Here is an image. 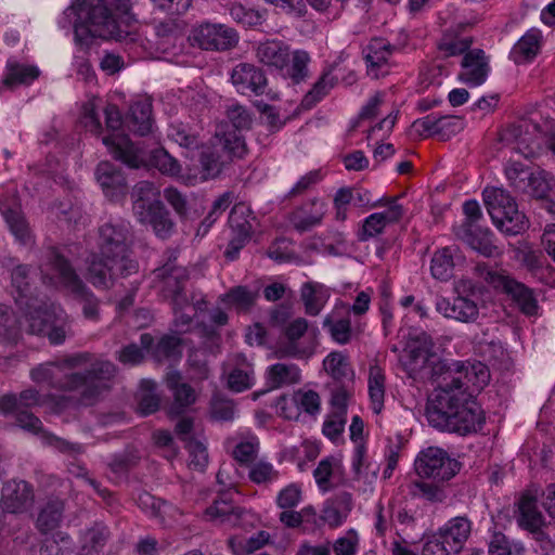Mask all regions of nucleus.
<instances>
[{"mask_svg":"<svg viewBox=\"0 0 555 555\" xmlns=\"http://www.w3.org/2000/svg\"><path fill=\"white\" fill-rule=\"evenodd\" d=\"M489 372L482 363L466 365L451 363L441 374L436 393L426 405V418L430 426L447 433L466 436L476 433L485 422L481 406L468 391V383L483 388L489 382Z\"/></svg>","mask_w":555,"mask_h":555,"instance_id":"nucleus-1","label":"nucleus"},{"mask_svg":"<svg viewBox=\"0 0 555 555\" xmlns=\"http://www.w3.org/2000/svg\"><path fill=\"white\" fill-rule=\"evenodd\" d=\"M115 373L116 367L112 362L89 352H79L40 363L30 370L29 375L36 384L76 392L79 404L91 406L108 391Z\"/></svg>","mask_w":555,"mask_h":555,"instance_id":"nucleus-2","label":"nucleus"},{"mask_svg":"<svg viewBox=\"0 0 555 555\" xmlns=\"http://www.w3.org/2000/svg\"><path fill=\"white\" fill-rule=\"evenodd\" d=\"M75 15L74 35L80 44H89L92 38L116 41H134L135 18L117 10L116 1L112 0L111 7L107 0H74L65 11Z\"/></svg>","mask_w":555,"mask_h":555,"instance_id":"nucleus-3","label":"nucleus"},{"mask_svg":"<svg viewBox=\"0 0 555 555\" xmlns=\"http://www.w3.org/2000/svg\"><path fill=\"white\" fill-rule=\"evenodd\" d=\"M131 225L122 219H109L98 229L96 245L100 256L112 261V266L126 272H138L139 264L132 258Z\"/></svg>","mask_w":555,"mask_h":555,"instance_id":"nucleus-4","label":"nucleus"},{"mask_svg":"<svg viewBox=\"0 0 555 555\" xmlns=\"http://www.w3.org/2000/svg\"><path fill=\"white\" fill-rule=\"evenodd\" d=\"M247 153L244 138L235 130H217L199 154L201 173L205 180L218 178L236 158Z\"/></svg>","mask_w":555,"mask_h":555,"instance_id":"nucleus-5","label":"nucleus"},{"mask_svg":"<svg viewBox=\"0 0 555 555\" xmlns=\"http://www.w3.org/2000/svg\"><path fill=\"white\" fill-rule=\"evenodd\" d=\"M46 259L61 286L81 305L83 317L90 321H98L100 318V300L87 287L63 251L51 246L47 250Z\"/></svg>","mask_w":555,"mask_h":555,"instance_id":"nucleus-6","label":"nucleus"},{"mask_svg":"<svg viewBox=\"0 0 555 555\" xmlns=\"http://www.w3.org/2000/svg\"><path fill=\"white\" fill-rule=\"evenodd\" d=\"M551 106L550 100L540 105V115L544 120L540 126L535 120L521 118L509 125L501 134L502 142L525 158H532L541 151V134L550 131L553 117L544 111Z\"/></svg>","mask_w":555,"mask_h":555,"instance_id":"nucleus-7","label":"nucleus"},{"mask_svg":"<svg viewBox=\"0 0 555 555\" xmlns=\"http://www.w3.org/2000/svg\"><path fill=\"white\" fill-rule=\"evenodd\" d=\"M482 198L494 225L502 233L514 236L528 228L525 214L506 190L488 186L482 191Z\"/></svg>","mask_w":555,"mask_h":555,"instance_id":"nucleus-8","label":"nucleus"},{"mask_svg":"<svg viewBox=\"0 0 555 555\" xmlns=\"http://www.w3.org/2000/svg\"><path fill=\"white\" fill-rule=\"evenodd\" d=\"M30 310L27 313L28 332L47 336L50 344L61 345L70 332V324L64 311L54 306L34 307L25 302Z\"/></svg>","mask_w":555,"mask_h":555,"instance_id":"nucleus-9","label":"nucleus"},{"mask_svg":"<svg viewBox=\"0 0 555 555\" xmlns=\"http://www.w3.org/2000/svg\"><path fill=\"white\" fill-rule=\"evenodd\" d=\"M475 274L495 289H500L508 295L518 306L520 311L532 317L538 313V301L532 291L525 284L512 279L511 276L489 268L486 263H477L474 267Z\"/></svg>","mask_w":555,"mask_h":555,"instance_id":"nucleus-10","label":"nucleus"},{"mask_svg":"<svg viewBox=\"0 0 555 555\" xmlns=\"http://www.w3.org/2000/svg\"><path fill=\"white\" fill-rule=\"evenodd\" d=\"M42 404V396L35 388H27L20 393H5L0 397V413L13 415L17 426L31 434L42 430V422L29 410Z\"/></svg>","mask_w":555,"mask_h":555,"instance_id":"nucleus-11","label":"nucleus"},{"mask_svg":"<svg viewBox=\"0 0 555 555\" xmlns=\"http://www.w3.org/2000/svg\"><path fill=\"white\" fill-rule=\"evenodd\" d=\"M474 283L467 279H461L455 284L457 296L450 300L447 297H437L435 301L436 311L444 318L452 319L463 323H474L479 318L478 304L463 295L474 289Z\"/></svg>","mask_w":555,"mask_h":555,"instance_id":"nucleus-12","label":"nucleus"},{"mask_svg":"<svg viewBox=\"0 0 555 555\" xmlns=\"http://www.w3.org/2000/svg\"><path fill=\"white\" fill-rule=\"evenodd\" d=\"M189 39L202 50L228 51L237 46L238 34L225 24L204 22L193 27Z\"/></svg>","mask_w":555,"mask_h":555,"instance_id":"nucleus-13","label":"nucleus"},{"mask_svg":"<svg viewBox=\"0 0 555 555\" xmlns=\"http://www.w3.org/2000/svg\"><path fill=\"white\" fill-rule=\"evenodd\" d=\"M154 281L163 296L168 300H175L177 304L184 302V286L189 280L188 269L177 263V251H167L166 262L153 271Z\"/></svg>","mask_w":555,"mask_h":555,"instance_id":"nucleus-14","label":"nucleus"},{"mask_svg":"<svg viewBox=\"0 0 555 555\" xmlns=\"http://www.w3.org/2000/svg\"><path fill=\"white\" fill-rule=\"evenodd\" d=\"M315 349L314 338L308 335V321L297 318L284 328V338L276 346L275 356L282 358H308Z\"/></svg>","mask_w":555,"mask_h":555,"instance_id":"nucleus-15","label":"nucleus"},{"mask_svg":"<svg viewBox=\"0 0 555 555\" xmlns=\"http://www.w3.org/2000/svg\"><path fill=\"white\" fill-rule=\"evenodd\" d=\"M415 470L420 477L447 481L460 470V463L436 447L423 450L415 460Z\"/></svg>","mask_w":555,"mask_h":555,"instance_id":"nucleus-16","label":"nucleus"},{"mask_svg":"<svg viewBox=\"0 0 555 555\" xmlns=\"http://www.w3.org/2000/svg\"><path fill=\"white\" fill-rule=\"evenodd\" d=\"M231 82L236 91L241 94L248 92L255 95H268L270 99V90L268 88V79L263 70L250 63H240L233 67L231 72Z\"/></svg>","mask_w":555,"mask_h":555,"instance_id":"nucleus-17","label":"nucleus"},{"mask_svg":"<svg viewBox=\"0 0 555 555\" xmlns=\"http://www.w3.org/2000/svg\"><path fill=\"white\" fill-rule=\"evenodd\" d=\"M434 348L435 344L426 333H422L411 340L404 362L410 376L415 377L425 370L437 365L438 358Z\"/></svg>","mask_w":555,"mask_h":555,"instance_id":"nucleus-18","label":"nucleus"},{"mask_svg":"<svg viewBox=\"0 0 555 555\" xmlns=\"http://www.w3.org/2000/svg\"><path fill=\"white\" fill-rule=\"evenodd\" d=\"M103 144L112 156L131 169L145 167L146 154L142 147L133 143L128 135L111 134L102 138Z\"/></svg>","mask_w":555,"mask_h":555,"instance_id":"nucleus-19","label":"nucleus"},{"mask_svg":"<svg viewBox=\"0 0 555 555\" xmlns=\"http://www.w3.org/2000/svg\"><path fill=\"white\" fill-rule=\"evenodd\" d=\"M1 507L11 514L23 513L34 503V490L25 480L7 481L1 491Z\"/></svg>","mask_w":555,"mask_h":555,"instance_id":"nucleus-20","label":"nucleus"},{"mask_svg":"<svg viewBox=\"0 0 555 555\" xmlns=\"http://www.w3.org/2000/svg\"><path fill=\"white\" fill-rule=\"evenodd\" d=\"M397 47L383 38H374L363 50L367 75L377 79L389 73L390 56Z\"/></svg>","mask_w":555,"mask_h":555,"instance_id":"nucleus-21","label":"nucleus"},{"mask_svg":"<svg viewBox=\"0 0 555 555\" xmlns=\"http://www.w3.org/2000/svg\"><path fill=\"white\" fill-rule=\"evenodd\" d=\"M166 385L172 395V403L168 409L170 416H179L183 414L197 400L195 389L188 383L183 382L180 372L171 371L166 375Z\"/></svg>","mask_w":555,"mask_h":555,"instance_id":"nucleus-22","label":"nucleus"},{"mask_svg":"<svg viewBox=\"0 0 555 555\" xmlns=\"http://www.w3.org/2000/svg\"><path fill=\"white\" fill-rule=\"evenodd\" d=\"M95 179L109 199L124 197L128 192L126 177L121 169L108 160L100 162L95 168Z\"/></svg>","mask_w":555,"mask_h":555,"instance_id":"nucleus-23","label":"nucleus"},{"mask_svg":"<svg viewBox=\"0 0 555 555\" xmlns=\"http://www.w3.org/2000/svg\"><path fill=\"white\" fill-rule=\"evenodd\" d=\"M455 234L459 240L485 257H495L501 254V249L488 228L476 225L475 228L457 229Z\"/></svg>","mask_w":555,"mask_h":555,"instance_id":"nucleus-24","label":"nucleus"},{"mask_svg":"<svg viewBox=\"0 0 555 555\" xmlns=\"http://www.w3.org/2000/svg\"><path fill=\"white\" fill-rule=\"evenodd\" d=\"M472 532V521L466 516L449 519L437 530V534L449 545L448 550L460 553Z\"/></svg>","mask_w":555,"mask_h":555,"instance_id":"nucleus-25","label":"nucleus"},{"mask_svg":"<svg viewBox=\"0 0 555 555\" xmlns=\"http://www.w3.org/2000/svg\"><path fill=\"white\" fill-rule=\"evenodd\" d=\"M460 79L470 86L482 85L489 73L488 60L483 50L474 49L466 52L462 60Z\"/></svg>","mask_w":555,"mask_h":555,"instance_id":"nucleus-26","label":"nucleus"},{"mask_svg":"<svg viewBox=\"0 0 555 555\" xmlns=\"http://www.w3.org/2000/svg\"><path fill=\"white\" fill-rule=\"evenodd\" d=\"M109 259L93 255L88 263L87 278L93 286L98 288H108L111 282L116 276L126 278L134 272L122 271L119 266L114 268Z\"/></svg>","mask_w":555,"mask_h":555,"instance_id":"nucleus-27","label":"nucleus"},{"mask_svg":"<svg viewBox=\"0 0 555 555\" xmlns=\"http://www.w3.org/2000/svg\"><path fill=\"white\" fill-rule=\"evenodd\" d=\"M325 207L324 202L313 198L293 211L289 216V222L300 233L309 231L322 222Z\"/></svg>","mask_w":555,"mask_h":555,"instance_id":"nucleus-28","label":"nucleus"},{"mask_svg":"<svg viewBox=\"0 0 555 555\" xmlns=\"http://www.w3.org/2000/svg\"><path fill=\"white\" fill-rule=\"evenodd\" d=\"M539 489L531 488L527 490L518 501L517 525L521 529L534 528L538 525H546L545 517L539 511L537 502Z\"/></svg>","mask_w":555,"mask_h":555,"instance_id":"nucleus-29","label":"nucleus"},{"mask_svg":"<svg viewBox=\"0 0 555 555\" xmlns=\"http://www.w3.org/2000/svg\"><path fill=\"white\" fill-rule=\"evenodd\" d=\"M390 204L384 212H375L365 218L362 231L359 234L360 241H366L383 232L386 224L398 221L403 215V208L395 199L388 201Z\"/></svg>","mask_w":555,"mask_h":555,"instance_id":"nucleus-30","label":"nucleus"},{"mask_svg":"<svg viewBox=\"0 0 555 555\" xmlns=\"http://www.w3.org/2000/svg\"><path fill=\"white\" fill-rule=\"evenodd\" d=\"M256 56L261 64L281 70L285 68L286 61H289L291 49L282 40H266L258 44Z\"/></svg>","mask_w":555,"mask_h":555,"instance_id":"nucleus-31","label":"nucleus"},{"mask_svg":"<svg viewBox=\"0 0 555 555\" xmlns=\"http://www.w3.org/2000/svg\"><path fill=\"white\" fill-rule=\"evenodd\" d=\"M132 210L138 219L146 218V211H151L156 204H162L159 192L150 181L138 182L132 190Z\"/></svg>","mask_w":555,"mask_h":555,"instance_id":"nucleus-32","label":"nucleus"},{"mask_svg":"<svg viewBox=\"0 0 555 555\" xmlns=\"http://www.w3.org/2000/svg\"><path fill=\"white\" fill-rule=\"evenodd\" d=\"M128 128L139 135H146L152 131V103L150 100L133 102L126 117Z\"/></svg>","mask_w":555,"mask_h":555,"instance_id":"nucleus-33","label":"nucleus"},{"mask_svg":"<svg viewBox=\"0 0 555 555\" xmlns=\"http://www.w3.org/2000/svg\"><path fill=\"white\" fill-rule=\"evenodd\" d=\"M330 298V291L318 282H306L300 288V299L308 315H318Z\"/></svg>","mask_w":555,"mask_h":555,"instance_id":"nucleus-34","label":"nucleus"},{"mask_svg":"<svg viewBox=\"0 0 555 555\" xmlns=\"http://www.w3.org/2000/svg\"><path fill=\"white\" fill-rule=\"evenodd\" d=\"M541 31L538 29L528 30L513 47L511 59L516 64H525L531 62L541 49Z\"/></svg>","mask_w":555,"mask_h":555,"instance_id":"nucleus-35","label":"nucleus"},{"mask_svg":"<svg viewBox=\"0 0 555 555\" xmlns=\"http://www.w3.org/2000/svg\"><path fill=\"white\" fill-rule=\"evenodd\" d=\"M255 380L254 366L243 354L234 357V366L228 375L231 390L241 392L253 387Z\"/></svg>","mask_w":555,"mask_h":555,"instance_id":"nucleus-36","label":"nucleus"},{"mask_svg":"<svg viewBox=\"0 0 555 555\" xmlns=\"http://www.w3.org/2000/svg\"><path fill=\"white\" fill-rule=\"evenodd\" d=\"M64 502L59 498L49 499L38 512L36 528L41 533L56 529L63 518Z\"/></svg>","mask_w":555,"mask_h":555,"instance_id":"nucleus-37","label":"nucleus"},{"mask_svg":"<svg viewBox=\"0 0 555 555\" xmlns=\"http://www.w3.org/2000/svg\"><path fill=\"white\" fill-rule=\"evenodd\" d=\"M300 370L293 363H275L268 367L266 378L270 389H279L300 382Z\"/></svg>","mask_w":555,"mask_h":555,"instance_id":"nucleus-38","label":"nucleus"},{"mask_svg":"<svg viewBox=\"0 0 555 555\" xmlns=\"http://www.w3.org/2000/svg\"><path fill=\"white\" fill-rule=\"evenodd\" d=\"M1 214L14 237L23 245H28L33 242V235L21 208L15 205L14 207L3 206Z\"/></svg>","mask_w":555,"mask_h":555,"instance_id":"nucleus-39","label":"nucleus"},{"mask_svg":"<svg viewBox=\"0 0 555 555\" xmlns=\"http://www.w3.org/2000/svg\"><path fill=\"white\" fill-rule=\"evenodd\" d=\"M311 59L307 51L295 50L291 51L289 61H286L285 68H281V73L285 78L292 80L293 83H301L306 81L309 76V63Z\"/></svg>","mask_w":555,"mask_h":555,"instance_id":"nucleus-40","label":"nucleus"},{"mask_svg":"<svg viewBox=\"0 0 555 555\" xmlns=\"http://www.w3.org/2000/svg\"><path fill=\"white\" fill-rule=\"evenodd\" d=\"M146 218L138 219L141 223L152 225L154 233L162 240H166L175 232V222L170 218L169 211L164 204H156V207L146 211Z\"/></svg>","mask_w":555,"mask_h":555,"instance_id":"nucleus-41","label":"nucleus"},{"mask_svg":"<svg viewBox=\"0 0 555 555\" xmlns=\"http://www.w3.org/2000/svg\"><path fill=\"white\" fill-rule=\"evenodd\" d=\"M459 249L456 247L448 246L438 249L430 262L431 275L440 281H448L453 275L455 266L454 258Z\"/></svg>","mask_w":555,"mask_h":555,"instance_id":"nucleus-42","label":"nucleus"},{"mask_svg":"<svg viewBox=\"0 0 555 555\" xmlns=\"http://www.w3.org/2000/svg\"><path fill=\"white\" fill-rule=\"evenodd\" d=\"M369 395L374 413H380L384 406L385 396V375L383 370L374 364L370 366L369 373Z\"/></svg>","mask_w":555,"mask_h":555,"instance_id":"nucleus-43","label":"nucleus"},{"mask_svg":"<svg viewBox=\"0 0 555 555\" xmlns=\"http://www.w3.org/2000/svg\"><path fill=\"white\" fill-rule=\"evenodd\" d=\"M270 539V534L266 531H259L257 534L244 540L237 537L228 539V546L233 555L251 554L264 546Z\"/></svg>","mask_w":555,"mask_h":555,"instance_id":"nucleus-44","label":"nucleus"},{"mask_svg":"<svg viewBox=\"0 0 555 555\" xmlns=\"http://www.w3.org/2000/svg\"><path fill=\"white\" fill-rule=\"evenodd\" d=\"M335 82L336 79L332 76V69L325 70L306 93L301 101V106L306 109L313 107L330 92Z\"/></svg>","mask_w":555,"mask_h":555,"instance_id":"nucleus-45","label":"nucleus"},{"mask_svg":"<svg viewBox=\"0 0 555 555\" xmlns=\"http://www.w3.org/2000/svg\"><path fill=\"white\" fill-rule=\"evenodd\" d=\"M323 327L327 328L334 341L346 345L351 340L352 328L350 318H335L334 313L323 320Z\"/></svg>","mask_w":555,"mask_h":555,"instance_id":"nucleus-46","label":"nucleus"},{"mask_svg":"<svg viewBox=\"0 0 555 555\" xmlns=\"http://www.w3.org/2000/svg\"><path fill=\"white\" fill-rule=\"evenodd\" d=\"M167 137L169 140L186 150H195L201 144L198 134L183 122L171 124L168 127Z\"/></svg>","mask_w":555,"mask_h":555,"instance_id":"nucleus-47","label":"nucleus"},{"mask_svg":"<svg viewBox=\"0 0 555 555\" xmlns=\"http://www.w3.org/2000/svg\"><path fill=\"white\" fill-rule=\"evenodd\" d=\"M109 538L108 528L102 524H95L81 533L82 550L99 553Z\"/></svg>","mask_w":555,"mask_h":555,"instance_id":"nucleus-48","label":"nucleus"},{"mask_svg":"<svg viewBox=\"0 0 555 555\" xmlns=\"http://www.w3.org/2000/svg\"><path fill=\"white\" fill-rule=\"evenodd\" d=\"M39 75V70L34 66L9 63L3 83L8 87H14L22 83L34 81Z\"/></svg>","mask_w":555,"mask_h":555,"instance_id":"nucleus-49","label":"nucleus"},{"mask_svg":"<svg viewBox=\"0 0 555 555\" xmlns=\"http://www.w3.org/2000/svg\"><path fill=\"white\" fill-rule=\"evenodd\" d=\"M279 477V470L268 461L259 460L249 466L248 478L255 485L267 486L276 481Z\"/></svg>","mask_w":555,"mask_h":555,"instance_id":"nucleus-50","label":"nucleus"},{"mask_svg":"<svg viewBox=\"0 0 555 555\" xmlns=\"http://www.w3.org/2000/svg\"><path fill=\"white\" fill-rule=\"evenodd\" d=\"M242 513L241 508L234 507L225 500H215L212 505L206 509V515L211 519H219L221 524L229 522L232 525H236Z\"/></svg>","mask_w":555,"mask_h":555,"instance_id":"nucleus-51","label":"nucleus"},{"mask_svg":"<svg viewBox=\"0 0 555 555\" xmlns=\"http://www.w3.org/2000/svg\"><path fill=\"white\" fill-rule=\"evenodd\" d=\"M227 117L233 128L229 125H222L218 130H235L238 134L241 130L249 129L253 122L251 113L241 104H232L227 108Z\"/></svg>","mask_w":555,"mask_h":555,"instance_id":"nucleus-52","label":"nucleus"},{"mask_svg":"<svg viewBox=\"0 0 555 555\" xmlns=\"http://www.w3.org/2000/svg\"><path fill=\"white\" fill-rule=\"evenodd\" d=\"M150 163L157 168L163 175L179 176L181 173V165L173 156H171L164 147L156 149L151 152Z\"/></svg>","mask_w":555,"mask_h":555,"instance_id":"nucleus-53","label":"nucleus"},{"mask_svg":"<svg viewBox=\"0 0 555 555\" xmlns=\"http://www.w3.org/2000/svg\"><path fill=\"white\" fill-rule=\"evenodd\" d=\"M229 224L235 234L234 238L247 241L251 234L253 225L249 222L244 205H235L229 216Z\"/></svg>","mask_w":555,"mask_h":555,"instance_id":"nucleus-54","label":"nucleus"},{"mask_svg":"<svg viewBox=\"0 0 555 555\" xmlns=\"http://www.w3.org/2000/svg\"><path fill=\"white\" fill-rule=\"evenodd\" d=\"M260 449L258 437L249 436L246 440L240 441L233 449L232 455L241 465H251L256 462Z\"/></svg>","mask_w":555,"mask_h":555,"instance_id":"nucleus-55","label":"nucleus"},{"mask_svg":"<svg viewBox=\"0 0 555 555\" xmlns=\"http://www.w3.org/2000/svg\"><path fill=\"white\" fill-rule=\"evenodd\" d=\"M173 311V330L178 334L188 333L193 327L194 313L189 311V296L184 302L177 304L176 299L170 301Z\"/></svg>","mask_w":555,"mask_h":555,"instance_id":"nucleus-56","label":"nucleus"},{"mask_svg":"<svg viewBox=\"0 0 555 555\" xmlns=\"http://www.w3.org/2000/svg\"><path fill=\"white\" fill-rule=\"evenodd\" d=\"M188 366L191 380L203 382L208 378L209 367L203 351L197 349L191 350L188 357Z\"/></svg>","mask_w":555,"mask_h":555,"instance_id":"nucleus-57","label":"nucleus"},{"mask_svg":"<svg viewBox=\"0 0 555 555\" xmlns=\"http://www.w3.org/2000/svg\"><path fill=\"white\" fill-rule=\"evenodd\" d=\"M524 194L535 198H545L552 193L550 181L542 170L530 171L528 179V186L522 191Z\"/></svg>","mask_w":555,"mask_h":555,"instance_id":"nucleus-58","label":"nucleus"},{"mask_svg":"<svg viewBox=\"0 0 555 555\" xmlns=\"http://www.w3.org/2000/svg\"><path fill=\"white\" fill-rule=\"evenodd\" d=\"M530 171V168L517 162H511L505 168V175L511 186L519 193H522L528 186Z\"/></svg>","mask_w":555,"mask_h":555,"instance_id":"nucleus-59","label":"nucleus"},{"mask_svg":"<svg viewBox=\"0 0 555 555\" xmlns=\"http://www.w3.org/2000/svg\"><path fill=\"white\" fill-rule=\"evenodd\" d=\"M257 297L258 294L251 292L246 286H235L224 294L221 300L223 302H231L242 309H248L255 304Z\"/></svg>","mask_w":555,"mask_h":555,"instance_id":"nucleus-60","label":"nucleus"},{"mask_svg":"<svg viewBox=\"0 0 555 555\" xmlns=\"http://www.w3.org/2000/svg\"><path fill=\"white\" fill-rule=\"evenodd\" d=\"M325 370L336 379L345 378L351 373L348 357L343 352H332L324 360Z\"/></svg>","mask_w":555,"mask_h":555,"instance_id":"nucleus-61","label":"nucleus"},{"mask_svg":"<svg viewBox=\"0 0 555 555\" xmlns=\"http://www.w3.org/2000/svg\"><path fill=\"white\" fill-rule=\"evenodd\" d=\"M29 272L30 267L25 264H20L15 267L12 271L11 278H12V285L17 291V297L15 298V301L20 305H23V299L27 298L28 292H29Z\"/></svg>","mask_w":555,"mask_h":555,"instance_id":"nucleus-62","label":"nucleus"},{"mask_svg":"<svg viewBox=\"0 0 555 555\" xmlns=\"http://www.w3.org/2000/svg\"><path fill=\"white\" fill-rule=\"evenodd\" d=\"M181 340L176 336H164L157 343L154 356L158 361L170 358H178L181 354Z\"/></svg>","mask_w":555,"mask_h":555,"instance_id":"nucleus-63","label":"nucleus"},{"mask_svg":"<svg viewBox=\"0 0 555 555\" xmlns=\"http://www.w3.org/2000/svg\"><path fill=\"white\" fill-rule=\"evenodd\" d=\"M234 402L229 399L215 396L210 402V416L215 421L229 422L234 418Z\"/></svg>","mask_w":555,"mask_h":555,"instance_id":"nucleus-64","label":"nucleus"}]
</instances>
